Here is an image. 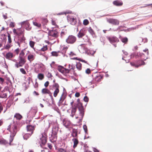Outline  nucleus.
Returning <instances> with one entry per match:
<instances>
[{"label":"nucleus","instance_id":"nucleus-31","mask_svg":"<svg viewBox=\"0 0 152 152\" xmlns=\"http://www.w3.org/2000/svg\"><path fill=\"white\" fill-rule=\"evenodd\" d=\"M52 108L55 111H56L58 113L60 114H61V112L60 110L58 107H57L55 104H54V107L52 106Z\"/></svg>","mask_w":152,"mask_h":152},{"label":"nucleus","instance_id":"nucleus-27","mask_svg":"<svg viewBox=\"0 0 152 152\" xmlns=\"http://www.w3.org/2000/svg\"><path fill=\"white\" fill-rule=\"evenodd\" d=\"M19 37H18V40L20 42V43H22L23 42H25V41L26 39V38L24 36L22 37L19 36Z\"/></svg>","mask_w":152,"mask_h":152},{"label":"nucleus","instance_id":"nucleus-18","mask_svg":"<svg viewBox=\"0 0 152 152\" xmlns=\"http://www.w3.org/2000/svg\"><path fill=\"white\" fill-rule=\"evenodd\" d=\"M14 97L12 98L11 99H10L7 102V104L6 107L7 108H10L12 104L14 102H13V99Z\"/></svg>","mask_w":152,"mask_h":152},{"label":"nucleus","instance_id":"nucleus-23","mask_svg":"<svg viewBox=\"0 0 152 152\" xmlns=\"http://www.w3.org/2000/svg\"><path fill=\"white\" fill-rule=\"evenodd\" d=\"M136 28L134 27H131V28H128L127 29H121L120 31H119V32L120 31H124L125 32H127L130 31H131L135 29H136Z\"/></svg>","mask_w":152,"mask_h":152},{"label":"nucleus","instance_id":"nucleus-25","mask_svg":"<svg viewBox=\"0 0 152 152\" xmlns=\"http://www.w3.org/2000/svg\"><path fill=\"white\" fill-rule=\"evenodd\" d=\"M76 67L79 71L81 70L82 69V64L80 62H77L76 65Z\"/></svg>","mask_w":152,"mask_h":152},{"label":"nucleus","instance_id":"nucleus-5","mask_svg":"<svg viewBox=\"0 0 152 152\" xmlns=\"http://www.w3.org/2000/svg\"><path fill=\"white\" fill-rule=\"evenodd\" d=\"M76 37L72 35L69 36L68 38L66 39V42L68 44H72L76 41Z\"/></svg>","mask_w":152,"mask_h":152},{"label":"nucleus","instance_id":"nucleus-59","mask_svg":"<svg viewBox=\"0 0 152 152\" xmlns=\"http://www.w3.org/2000/svg\"><path fill=\"white\" fill-rule=\"evenodd\" d=\"M91 69L90 68H87L85 71V73L88 75H89L90 74V71Z\"/></svg>","mask_w":152,"mask_h":152},{"label":"nucleus","instance_id":"nucleus-13","mask_svg":"<svg viewBox=\"0 0 152 152\" xmlns=\"http://www.w3.org/2000/svg\"><path fill=\"white\" fill-rule=\"evenodd\" d=\"M37 112V107H34L31 108L30 111H29V113H31V117L32 118L34 117Z\"/></svg>","mask_w":152,"mask_h":152},{"label":"nucleus","instance_id":"nucleus-22","mask_svg":"<svg viewBox=\"0 0 152 152\" xmlns=\"http://www.w3.org/2000/svg\"><path fill=\"white\" fill-rule=\"evenodd\" d=\"M42 93L43 94H45L50 93V91L46 88H43L42 90Z\"/></svg>","mask_w":152,"mask_h":152},{"label":"nucleus","instance_id":"nucleus-64","mask_svg":"<svg viewBox=\"0 0 152 152\" xmlns=\"http://www.w3.org/2000/svg\"><path fill=\"white\" fill-rule=\"evenodd\" d=\"M83 128L84 131H88L87 127L86 124H84L83 125Z\"/></svg>","mask_w":152,"mask_h":152},{"label":"nucleus","instance_id":"nucleus-28","mask_svg":"<svg viewBox=\"0 0 152 152\" xmlns=\"http://www.w3.org/2000/svg\"><path fill=\"white\" fill-rule=\"evenodd\" d=\"M121 41L124 44H126L128 42V39L126 37H121Z\"/></svg>","mask_w":152,"mask_h":152},{"label":"nucleus","instance_id":"nucleus-2","mask_svg":"<svg viewBox=\"0 0 152 152\" xmlns=\"http://www.w3.org/2000/svg\"><path fill=\"white\" fill-rule=\"evenodd\" d=\"M145 54L143 53L135 52L131 53L130 56L131 58L135 57L137 59L140 58L143 56Z\"/></svg>","mask_w":152,"mask_h":152},{"label":"nucleus","instance_id":"nucleus-20","mask_svg":"<svg viewBox=\"0 0 152 152\" xmlns=\"http://www.w3.org/2000/svg\"><path fill=\"white\" fill-rule=\"evenodd\" d=\"M72 130V132L75 134V137L77 138L78 137V131H77V129H75V128H74L73 127H71Z\"/></svg>","mask_w":152,"mask_h":152},{"label":"nucleus","instance_id":"nucleus-33","mask_svg":"<svg viewBox=\"0 0 152 152\" xmlns=\"http://www.w3.org/2000/svg\"><path fill=\"white\" fill-rule=\"evenodd\" d=\"M28 59L30 62L34 59V56L33 55L30 54L28 56Z\"/></svg>","mask_w":152,"mask_h":152},{"label":"nucleus","instance_id":"nucleus-30","mask_svg":"<svg viewBox=\"0 0 152 152\" xmlns=\"http://www.w3.org/2000/svg\"><path fill=\"white\" fill-rule=\"evenodd\" d=\"M13 124H14V125L17 126L19 128L22 126V125H21V124L19 121H16L15 122L13 121Z\"/></svg>","mask_w":152,"mask_h":152},{"label":"nucleus","instance_id":"nucleus-21","mask_svg":"<svg viewBox=\"0 0 152 152\" xmlns=\"http://www.w3.org/2000/svg\"><path fill=\"white\" fill-rule=\"evenodd\" d=\"M14 118L17 120H20L22 118V116L19 113H16L14 115Z\"/></svg>","mask_w":152,"mask_h":152},{"label":"nucleus","instance_id":"nucleus-45","mask_svg":"<svg viewBox=\"0 0 152 152\" xmlns=\"http://www.w3.org/2000/svg\"><path fill=\"white\" fill-rule=\"evenodd\" d=\"M87 93L86 94H85L86 95ZM89 98L88 96H87L86 95H85L83 97V101L85 102H88L89 101Z\"/></svg>","mask_w":152,"mask_h":152},{"label":"nucleus","instance_id":"nucleus-16","mask_svg":"<svg viewBox=\"0 0 152 152\" xmlns=\"http://www.w3.org/2000/svg\"><path fill=\"white\" fill-rule=\"evenodd\" d=\"M78 110L80 115L81 116L84 117L85 112V108H80V107H78Z\"/></svg>","mask_w":152,"mask_h":152},{"label":"nucleus","instance_id":"nucleus-46","mask_svg":"<svg viewBox=\"0 0 152 152\" xmlns=\"http://www.w3.org/2000/svg\"><path fill=\"white\" fill-rule=\"evenodd\" d=\"M71 108L72 109L71 112L75 114L77 110V109L76 107H71Z\"/></svg>","mask_w":152,"mask_h":152},{"label":"nucleus","instance_id":"nucleus-40","mask_svg":"<svg viewBox=\"0 0 152 152\" xmlns=\"http://www.w3.org/2000/svg\"><path fill=\"white\" fill-rule=\"evenodd\" d=\"M59 89L57 88H56L55 91H54L53 92V96L55 97H56L58 93L59 92Z\"/></svg>","mask_w":152,"mask_h":152},{"label":"nucleus","instance_id":"nucleus-39","mask_svg":"<svg viewBox=\"0 0 152 152\" xmlns=\"http://www.w3.org/2000/svg\"><path fill=\"white\" fill-rule=\"evenodd\" d=\"M55 66H58V68L57 69L58 71L59 72H60L61 70V69H64L65 68L64 67L61 65H58L57 64H55Z\"/></svg>","mask_w":152,"mask_h":152},{"label":"nucleus","instance_id":"nucleus-54","mask_svg":"<svg viewBox=\"0 0 152 152\" xmlns=\"http://www.w3.org/2000/svg\"><path fill=\"white\" fill-rule=\"evenodd\" d=\"M64 69H65V71H66V70L68 71L67 72H65L64 73V74H63V75L64 76H66L67 75V74H68L69 72L70 71V69H67V68H64Z\"/></svg>","mask_w":152,"mask_h":152},{"label":"nucleus","instance_id":"nucleus-17","mask_svg":"<svg viewBox=\"0 0 152 152\" xmlns=\"http://www.w3.org/2000/svg\"><path fill=\"white\" fill-rule=\"evenodd\" d=\"M19 63L22 65V66L25 63L26 61L24 58H23L21 56H19Z\"/></svg>","mask_w":152,"mask_h":152},{"label":"nucleus","instance_id":"nucleus-6","mask_svg":"<svg viewBox=\"0 0 152 152\" xmlns=\"http://www.w3.org/2000/svg\"><path fill=\"white\" fill-rule=\"evenodd\" d=\"M107 39L112 44L115 42H118L119 41L118 39L115 36H113L112 37H107Z\"/></svg>","mask_w":152,"mask_h":152},{"label":"nucleus","instance_id":"nucleus-1","mask_svg":"<svg viewBox=\"0 0 152 152\" xmlns=\"http://www.w3.org/2000/svg\"><path fill=\"white\" fill-rule=\"evenodd\" d=\"M130 64L132 66L138 68L139 67L145 64V62L142 60L136 61L135 62H130Z\"/></svg>","mask_w":152,"mask_h":152},{"label":"nucleus","instance_id":"nucleus-4","mask_svg":"<svg viewBox=\"0 0 152 152\" xmlns=\"http://www.w3.org/2000/svg\"><path fill=\"white\" fill-rule=\"evenodd\" d=\"M28 20L24 21L21 22L20 23L21 27L24 28L28 31H30L31 30V27H30V24L29 22L27 21Z\"/></svg>","mask_w":152,"mask_h":152},{"label":"nucleus","instance_id":"nucleus-51","mask_svg":"<svg viewBox=\"0 0 152 152\" xmlns=\"http://www.w3.org/2000/svg\"><path fill=\"white\" fill-rule=\"evenodd\" d=\"M59 85L57 83H55L53 85V88H56L59 89Z\"/></svg>","mask_w":152,"mask_h":152},{"label":"nucleus","instance_id":"nucleus-56","mask_svg":"<svg viewBox=\"0 0 152 152\" xmlns=\"http://www.w3.org/2000/svg\"><path fill=\"white\" fill-rule=\"evenodd\" d=\"M1 39L2 40V42H4L5 44L7 41V37H3L2 38H1Z\"/></svg>","mask_w":152,"mask_h":152},{"label":"nucleus","instance_id":"nucleus-47","mask_svg":"<svg viewBox=\"0 0 152 152\" xmlns=\"http://www.w3.org/2000/svg\"><path fill=\"white\" fill-rule=\"evenodd\" d=\"M58 129H57L56 130L54 131L53 129V128H52V135L56 136L57 134L58 131Z\"/></svg>","mask_w":152,"mask_h":152},{"label":"nucleus","instance_id":"nucleus-41","mask_svg":"<svg viewBox=\"0 0 152 152\" xmlns=\"http://www.w3.org/2000/svg\"><path fill=\"white\" fill-rule=\"evenodd\" d=\"M88 31L90 33L93 35L95 34L93 30L91 28V27H90L88 29Z\"/></svg>","mask_w":152,"mask_h":152},{"label":"nucleus","instance_id":"nucleus-61","mask_svg":"<svg viewBox=\"0 0 152 152\" xmlns=\"http://www.w3.org/2000/svg\"><path fill=\"white\" fill-rule=\"evenodd\" d=\"M70 59L71 60H76L80 61V60L81 59V58H79L77 57H75L72 58H71Z\"/></svg>","mask_w":152,"mask_h":152},{"label":"nucleus","instance_id":"nucleus-38","mask_svg":"<svg viewBox=\"0 0 152 152\" xmlns=\"http://www.w3.org/2000/svg\"><path fill=\"white\" fill-rule=\"evenodd\" d=\"M33 25L39 28H41V25L40 23H37L36 22H33Z\"/></svg>","mask_w":152,"mask_h":152},{"label":"nucleus","instance_id":"nucleus-12","mask_svg":"<svg viewBox=\"0 0 152 152\" xmlns=\"http://www.w3.org/2000/svg\"><path fill=\"white\" fill-rule=\"evenodd\" d=\"M113 4L115 6L120 7L123 5V2L121 0H116L113 1Z\"/></svg>","mask_w":152,"mask_h":152},{"label":"nucleus","instance_id":"nucleus-10","mask_svg":"<svg viewBox=\"0 0 152 152\" xmlns=\"http://www.w3.org/2000/svg\"><path fill=\"white\" fill-rule=\"evenodd\" d=\"M17 30L18 31L17 35L18 36H24L25 30L23 28L21 27L18 28Z\"/></svg>","mask_w":152,"mask_h":152},{"label":"nucleus","instance_id":"nucleus-44","mask_svg":"<svg viewBox=\"0 0 152 152\" xmlns=\"http://www.w3.org/2000/svg\"><path fill=\"white\" fill-rule=\"evenodd\" d=\"M51 56H53L57 57L58 56V53H57L56 51H52L51 52Z\"/></svg>","mask_w":152,"mask_h":152},{"label":"nucleus","instance_id":"nucleus-19","mask_svg":"<svg viewBox=\"0 0 152 152\" xmlns=\"http://www.w3.org/2000/svg\"><path fill=\"white\" fill-rule=\"evenodd\" d=\"M64 94V92H63L60 98V99L58 102V106H59V107L60 106V104H62L63 102L66 97H65L64 96L62 98V96H63Z\"/></svg>","mask_w":152,"mask_h":152},{"label":"nucleus","instance_id":"nucleus-36","mask_svg":"<svg viewBox=\"0 0 152 152\" xmlns=\"http://www.w3.org/2000/svg\"><path fill=\"white\" fill-rule=\"evenodd\" d=\"M13 54L12 53L8 52L7 53L5 57L6 58H7L10 57H13Z\"/></svg>","mask_w":152,"mask_h":152},{"label":"nucleus","instance_id":"nucleus-43","mask_svg":"<svg viewBox=\"0 0 152 152\" xmlns=\"http://www.w3.org/2000/svg\"><path fill=\"white\" fill-rule=\"evenodd\" d=\"M67 20L68 21V22H69V23H70L71 20H73V18H74L73 16H70V15H67Z\"/></svg>","mask_w":152,"mask_h":152},{"label":"nucleus","instance_id":"nucleus-57","mask_svg":"<svg viewBox=\"0 0 152 152\" xmlns=\"http://www.w3.org/2000/svg\"><path fill=\"white\" fill-rule=\"evenodd\" d=\"M20 72L23 74H26V73L25 70L23 68L20 69Z\"/></svg>","mask_w":152,"mask_h":152},{"label":"nucleus","instance_id":"nucleus-34","mask_svg":"<svg viewBox=\"0 0 152 152\" xmlns=\"http://www.w3.org/2000/svg\"><path fill=\"white\" fill-rule=\"evenodd\" d=\"M77 22V20L75 18H74V17L73 18V20H72L70 23L73 25H75Z\"/></svg>","mask_w":152,"mask_h":152},{"label":"nucleus","instance_id":"nucleus-53","mask_svg":"<svg viewBox=\"0 0 152 152\" xmlns=\"http://www.w3.org/2000/svg\"><path fill=\"white\" fill-rule=\"evenodd\" d=\"M15 23L14 22H11L9 25V27H10L13 28L15 26Z\"/></svg>","mask_w":152,"mask_h":152},{"label":"nucleus","instance_id":"nucleus-55","mask_svg":"<svg viewBox=\"0 0 152 152\" xmlns=\"http://www.w3.org/2000/svg\"><path fill=\"white\" fill-rule=\"evenodd\" d=\"M12 135V133H11L10 136V142H12L13 141V139H14V137H13V136Z\"/></svg>","mask_w":152,"mask_h":152},{"label":"nucleus","instance_id":"nucleus-48","mask_svg":"<svg viewBox=\"0 0 152 152\" xmlns=\"http://www.w3.org/2000/svg\"><path fill=\"white\" fill-rule=\"evenodd\" d=\"M89 22L88 20L87 19H85L83 20V24L85 26H86L88 24Z\"/></svg>","mask_w":152,"mask_h":152},{"label":"nucleus","instance_id":"nucleus-29","mask_svg":"<svg viewBox=\"0 0 152 152\" xmlns=\"http://www.w3.org/2000/svg\"><path fill=\"white\" fill-rule=\"evenodd\" d=\"M7 37L8 38V40L7 42L8 43H10L12 42V39L11 37L10 34L9 33V32L7 31Z\"/></svg>","mask_w":152,"mask_h":152},{"label":"nucleus","instance_id":"nucleus-42","mask_svg":"<svg viewBox=\"0 0 152 152\" xmlns=\"http://www.w3.org/2000/svg\"><path fill=\"white\" fill-rule=\"evenodd\" d=\"M41 22L42 24H47L48 22V20L46 18H42L41 20Z\"/></svg>","mask_w":152,"mask_h":152},{"label":"nucleus","instance_id":"nucleus-3","mask_svg":"<svg viewBox=\"0 0 152 152\" xmlns=\"http://www.w3.org/2000/svg\"><path fill=\"white\" fill-rule=\"evenodd\" d=\"M47 135L45 133H44L42 134V136L40 138V141H39L40 145L41 147L42 146L45 145L47 142Z\"/></svg>","mask_w":152,"mask_h":152},{"label":"nucleus","instance_id":"nucleus-11","mask_svg":"<svg viewBox=\"0 0 152 152\" xmlns=\"http://www.w3.org/2000/svg\"><path fill=\"white\" fill-rule=\"evenodd\" d=\"M36 125H32L31 124H28L26 126V129L27 132H33L34 130Z\"/></svg>","mask_w":152,"mask_h":152},{"label":"nucleus","instance_id":"nucleus-50","mask_svg":"<svg viewBox=\"0 0 152 152\" xmlns=\"http://www.w3.org/2000/svg\"><path fill=\"white\" fill-rule=\"evenodd\" d=\"M4 83H5L4 79L2 77H0V84L2 85H3Z\"/></svg>","mask_w":152,"mask_h":152},{"label":"nucleus","instance_id":"nucleus-35","mask_svg":"<svg viewBox=\"0 0 152 152\" xmlns=\"http://www.w3.org/2000/svg\"><path fill=\"white\" fill-rule=\"evenodd\" d=\"M8 142L5 139H3L0 140V144L1 145H6L8 143Z\"/></svg>","mask_w":152,"mask_h":152},{"label":"nucleus","instance_id":"nucleus-7","mask_svg":"<svg viewBox=\"0 0 152 152\" xmlns=\"http://www.w3.org/2000/svg\"><path fill=\"white\" fill-rule=\"evenodd\" d=\"M107 21L110 23L115 25H118L119 24V21L117 19L113 18H109L107 20Z\"/></svg>","mask_w":152,"mask_h":152},{"label":"nucleus","instance_id":"nucleus-9","mask_svg":"<svg viewBox=\"0 0 152 152\" xmlns=\"http://www.w3.org/2000/svg\"><path fill=\"white\" fill-rule=\"evenodd\" d=\"M19 127L14 125H13L12 130L11 133L13 137H14L16 134L17 132L19 130Z\"/></svg>","mask_w":152,"mask_h":152},{"label":"nucleus","instance_id":"nucleus-8","mask_svg":"<svg viewBox=\"0 0 152 152\" xmlns=\"http://www.w3.org/2000/svg\"><path fill=\"white\" fill-rule=\"evenodd\" d=\"M86 31V30L83 28L81 29L77 34V37L79 38H81L84 36Z\"/></svg>","mask_w":152,"mask_h":152},{"label":"nucleus","instance_id":"nucleus-32","mask_svg":"<svg viewBox=\"0 0 152 152\" xmlns=\"http://www.w3.org/2000/svg\"><path fill=\"white\" fill-rule=\"evenodd\" d=\"M6 80L7 81L6 82H5V83L7 85H8L9 84V83H10V84L9 85L10 86H12V82L10 80V77H7Z\"/></svg>","mask_w":152,"mask_h":152},{"label":"nucleus","instance_id":"nucleus-63","mask_svg":"<svg viewBox=\"0 0 152 152\" xmlns=\"http://www.w3.org/2000/svg\"><path fill=\"white\" fill-rule=\"evenodd\" d=\"M80 95V94L79 92H76L75 93V96L76 97H79Z\"/></svg>","mask_w":152,"mask_h":152},{"label":"nucleus","instance_id":"nucleus-15","mask_svg":"<svg viewBox=\"0 0 152 152\" xmlns=\"http://www.w3.org/2000/svg\"><path fill=\"white\" fill-rule=\"evenodd\" d=\"M48 36H50L56 38H57L58 36V32L57 31H56V32H53V33H50V32H48Z\"/></svg>","mask_w":152,"mask_h":152},{"label":"nucleus","instance_id":"nucleus-58","mask_svg":"<svg viewBox=\"0 0 152 152\" xmlns=\"http://www.w3.org/2000/svg\"><path fill=\"white\" fill-rule=\"evenodd\" d=\"M78 104V107H80V108H84V106H83V103L81 102H80V103Z\"/></svg>","mask_w":152,"mask_h":152},{"label":"nucleus","instance_id":"nucleus-52","mask_svg":"<svg viewBox=\"0 0 152 152\" xmlns=\"http://www.w3.org/2000/svg\"><path fill=\"white\" fill-rule=\"evenodd\" d=\"M11 47V46L9 44V43H8L6 45L4 46V48L8 50Z\"/></svg>","mask_w":152,"mask_h":152},{"label":"nucleus","instance_id":"nucleus-14","mask_svg":"<svg viewBox=\"0 0 152 152\" xmlns=\"http://www.w3.org/2000/svg\"><path fill=\"white\" fill-rule=\"evenodd\" d=\"M72 140L74 143V145H73V147L74 149H75V148H76L77 147V145L79 143V141L77 139V138L76 137L73 138L72 139Z\"/></svg>","mask_w":152,"mask_h":152},{"label":"nucleus","instance_id":"nucleus-60","mask_svg":"<svg viewBox=\"0 0 152 152\" xmlns=\"http://www.w3.org/2000/svg\"><path fill=\"white\" fill-rule=\"evenodd\" d=\"M47 77L48 78H51V79L52 80V78H51V77H53V75L51 73L48 72Z\"/></svg>","mask_w":152,"mask_h":152},{"label":"nucleus","instance_id":"nucleus-62","mask_svg":"<svg viewBox=\"0 0 152 152\" xmlns=\"http://www.w3.org/2000/svg\"><path fill=\"white\" fill-rule=\"evenodd\" d=\"M16 30V29H15V28H14L13 30V31L14 34L17 35L18 31H17Z\"/></svg>","mask_w":152,"mask_h":152},{"label":"nucleus","instance_id":"nucleus-26","mask_svg":"<svg viewBox=\"0 0 152 152\" xmlns=\"http://www.w3.org/2000/svg\"><path fill=\"white\" fill-rule=\"evenodd\" d=\"M44 77V75L43 74L40 73L37 75V78L40 80H42Z\"/></svg>","mask_w":152,"mask_h":152},{"label":"nucleus","instance_id":"nucleus-24","mask_svg":"<svg viewBox=\"0 0 152 152\" xmlns=\"http://www.w3.org/2000/svg\"><path fill=\"white\" fill-rule=\"evenodd\" d=\"M33 132H32L31 134L26 133L23 135V138L24 140H27V139L33 134Z\"/></svg>","mask_w":152,"mask_h":152},{"label":"nucleus","instance_id":"nucleus-37","mask_svg":"<svg viewBox=\"0 0 152 152\" xmlns=\"http://www.w3.org/2000/svg\"><path fill=\"white\" fill-rule=\"evenodd\" d=\"M93 50L91 49H89L86 48L85 50V53L88 55H90V54H91V52L93 51Z\"/></svg>","mask_w":152,"mask_h":152},{"label":"nucleus","instance_id":"nucleus-49","mask_svg":"<svg viewBox=\"0 0 152 152\" xmlns=\"http://www.w3.org/2000/svg\"><path fill=\"white\" fill-rule=\"evenodd\" d=\"M35 42L32 41H30L29 42V45L31 48H34V46Z\"/></svg>","mask_w":152,"mask_h":152}]
</instances>
